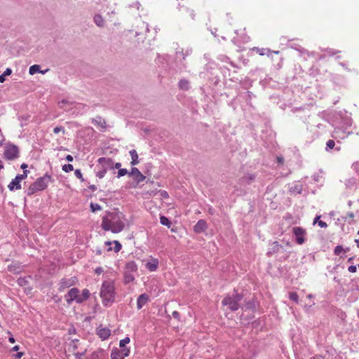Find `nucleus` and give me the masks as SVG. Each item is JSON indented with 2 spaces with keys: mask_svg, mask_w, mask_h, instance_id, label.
<instances>
[{
  "mask_svg": "<svg viewBox=\"0 0 359 359\" xmlns=\"http://www.w3.org/2000/svg\"><path fill=\"white\" fill-rule=\"evenodd\" d=\"M189 81L186 79H182L179 82V88L182 90H187L189 89Z\"/></svg>",
  "mask_w": 359,
  "mask_h": 359,
  "instance_id": "obj_19",
  "label": "nucleus"
},
{
  "mask_svg": "<svg viewBox=\"0 0 359 359\" xmlns=\"http://www.w3.org/2000/svg\"><path fill=\"white\" fill-rule=\"evenodd\" d=\"M74 175L75 176L81 180V182H83L84 181V179L83 177V174L81 172V171L79 170V169H76L75 171H74Z\"/></svg>",
  "mask_w": 359,
  "mask_h": 359,
  "instance_id": "obj_32",
  "label": "nucleus"
},
{
  "mask_svg": "<svg viewBox=\"0 0 359 359\" xmlns=\"http://www.w3.org/2000/svg\"><path fill=\"white\" fill-rule=\"evenodd\" d=\"M20 156L19 149L14 144H8L5 147L4 157L6 160L13 161L18 158Z\"/></svg>",
  "mask_w": 359,
  "mask_h": 359,
  "instance_id": "obj_5",
  "label": "nucleus"
},
{
  "mask_svg": "<svg viewBox=\"0 0 359 359\" xmlns=\"http://www.w3.org/2000/svg\"><path fill=\"white\" fill-rule=\"evenodd\" d=\"M273 244L276 245V246H278V242H274Z\"/></svg>",
  "mask_w": 359,
  "mask_h": 359,
  "instance_id": "obj_62",
  "label": "nucleus"
},
{
  "mask_svg": "<svg viewBox=\"0 0 359 359\" xmlns=\"http://www.w3.org/2000/svg\"><path fill=\"white\" fill-rule=\"evenodd\" d=\"M90 293L88 289H83L82 294H80V291L76 287L70 289L65 294V299L68 304H71L72 302L75 301L78 304H81L86 301L90 297Z\"/></svg>",
  "mask_w": 359,
  "mask_h": 359,
  "instance_id": "obj_3",
  "label": "nucleus"
},
{
  "mask_svg": "<svg viewBox=\"0 0 359 359\" xmlns=\"http://www.w3.org/2000/svg\"><path fill=\"white\" fill-rule=\"evenodd\" d=\"M8 341H9V342H11V343H12V344L15 343V339H14L13 337H11L8 339Z\"/></svg>",
  "mask_w": 359,
  "mask_h": 359,
  "instance_id": "obj_54",
  "label": "nucleus"
},
{
  "mask_svg": "<svg viewBox=\"0 0 359 359\" xmlns=\"http://www.w3.org/2000/svg\"><path fill=\"white\" fill-rule=\"evenodd\" d=\"M40 191V190L38 189L35 182H34L32 184H30V186L27 189V195L32 196L34 193H36V191Z\"/></svg>",
  "mask_w": 359,
  "mask_h": 359,
  "instance_id": "obj_18",
  "label": "nucleus"
},
{
  "mask_svg": "<svg viewBox=\"0 0 359 359\" xmlns=\"http://www.w3.org/2000/svg\"><path fill=\"white\" fill-rule=\"evenodd\" d=\"M78 278L76 276L70 278H64L61 279L58 284V290L60 292L64 291L65 289L76 285Z\"/></svg>",
  "mask_w": 359,
  "mask_h": 359,
  "instance_id": "obj_6",
  "label": "nucleus"
},
{
  "mask_svg": "<svg viewBox=\"0 0 359 359\" xmlns=\"http://www.w3.org/2000/svg\"><path fill=\"white\" fill-rule=\"evenodd\" d=\"M187 14L188 15L192 18V19H194V17H195V14H194V11L192 10V9H189L188 8L187 11Z\"/></svg>",
  "mask_w": 359,
  "mask_h": 359,
  "instance_id": "obj_38",
  "label": "nucleus"
},
{
  "mask_svg": "<svg viewBox=\"0 0 359 359\" xmlns=\"http://www.w3.org/2000/svg\"><path fill=\"white\" fill-rule=\"evenodd\" d=\"M149 301V296L147 294H142L137 300V309H141Z\"/></svg>",
  "mask_w": 359,
  "mask_h": 359,
  "instance_id": "obj_13",
  "label": "nucleus"
},
{
  "mask_svg": "<svg viewBox=\"0 0 359 359\" xmlns=\"http://www.w3.org/2000/svg\"><path fill=\"white\" fill-rule=\"evenodd\" d=\"M8 270L10 271H14L13 266L12 265L8 266Z\"/></svg>",
  "mask_w": 359,
  "mask_h": 359,
  "instance_id": "obj_57",
  "label": "nucleus"
},
{
  "mask_svg": "<svg viewBox=\"0 0 359 359\" xmlns=\"http://www.w3.org/2000/svg\"><path fill=\"white\" fill-rule=\"evenodd\" d=\"M126 269L128 273L135 272L137 270V266L134 262H131L126 264Z\"/></svg>",
  "mask_w": 359,
  "mask_h": 359,
  "instance_id": "obj_17",
  "label": "nucleus"
},
{
  "mask_svg": "<svg viewBox=\"0 0 359 359\" xmlns=\"http://www.w3.org/2000/svg\"><path fill=\"white\" fill-rule=\"evenodd\" d=\"M110 250H111V247H109V248H108V251H110Z\"/></svg>",
  "mask_w": 359,
  "mask_h": 359,
  "instance_id": "obj_64",
  "label": "nucleus"
},
{
  "mask_svg": "<svg viewBox=\"0 0 359 359\" xmlns=\"http://www.w3.org/2000/svg\"><path fill=\"white\" fill-rule=\"evenodd\" d=\"M28 172L29 171L27 170H25L23 171L22 174L18 175L16 177H18V180L22 182L23 180L27 178Z\"/></svg>",
  "mask_w": 359,
  "mask_h": 359,
  "instance_id": "obj_28",
  "label": "nucleus"
},
{
  "mask_svg": "<svg viewBox=\"0 0 359 359\" xmlns=\"http://www.w3.org/2000/svg\"><path fill=\"white\" fill-rule=\"evenodd\" d=\"M289 297L291 300L294 301V302H298L299 296L296 292H290L289 294Z\"/></svg>",
  "mask_w": 359,
  "mask_h": 359,
  "instance_id": "obj_29",
  "label": "nucleus"
},
{
  "mask_svg": "<svg viewBox=\"0 0 359 359\" xmlns=\"http://www.w3.org/2000/svg\"><path fill=\"white\" fill-rule=\"evenodd\" d=\"M134 280H135V277L133 276V275H132L130 273H128V271L125 272L124 281L126 283H131Z\"/></svg>",
  "mask_w": 359,
  "mask_h": 359,
  "instance_id": "obj_21",
  "label": "nucleus"
},
{
  "mask_svg": "<svg viewBox=\"0 0 359 359\" xmlns=\"http://www.w3.org/2000/svg\"><path fill=\"white\" fill-rule=\"evenodd\" d=\"M5 81V76L2 74L0 75V83H4Z\"/></svg>",
  "mask_w": 359,
  "mask_h": 359,
  "instance_id": "obj_50",
  "label": "nucleus"
},
{
  "mask_svg": "<svg viewBox=\"0 0 359 359\" xmlns=\"http://www.w3.org/2000/svg\"><path fill=\"white\" fill-rule=\"evenodd\" d=\"M74 170V167L72 164H65L62 166V170L65 172H69Z\"/></svg>",
  "mask_w": 359,
  "mask_h": 359,
  "instance_id": "obj_27",
  "label": "nucleus"
},
{
  "mask_svg": "<svg viewBox=\"0 0 359 359\" xmlns=\"http://www.w3.org/2000/svg\"><path fill=\"white\" fill-rule=\"evenodd\" d=\"M130 341V339L129 337H125L124 339H121L119 342V346L121 348H124L125 346L128 344H129Z\"/></svg>",
  "mask_w": 359,
  "mask_h": 359,
  "instance_id": "obj_26",
  "label": "nucleus"
},
{
  "mask_svg": "<svg viewBox=\"0 0 359 359\" xmlns=\"http://www.w3.org/2000/svg\"><path fill=\"white\" fill-rule=\"evenodd\" d=\"M292 233L295 236L296 242L299 245H302L305 242L306 231L304 229L300 226H295L292 229Z\"/></svg>",
  "mask_w": 359,
  "mask_h": 359,
  "instance_id": "obj_7",
  "label": "nucleus"
},
{
  "mask_svg": "<svg viewBox=\"0 0 359 359\" xmlns=\"http://www.w3.org/2000/svg\"><path fill=\"white\" fill-rule=\"evenodd\" d=\"M90 207L93 212L100 210L102 209L101 206L97 203H90Z\"/></svg>",
  "mask_w": 359,
  "mask_h": 359,
  "instance_id": "obj_25",
  "label": "nucleus"
},
{
  "mask_svg": "<svg viewBox=\"0 0 359 359\" xmlns=\"http://www.w3.org/2000/svg\"><path fill=\"white\" fill-rule=\"evenodd\" d=\"M11 73H12V70H11V69H10V68H7V69L5 70V72H4V74H3L6 76H9V75H11Z\"/></svg>",
  "mask_w": 359,
  "mask_h": 359,
  "instance_id": "obj_43",
  "label": "nucleus"
},
{
  "mask_svg": "<svg viewBox=\"0 0 359 359\" xmlns=\"http://www.w3.org/2000/svg\"><path fill=\"white\" fill-rule=\"evenodd\" d=\"M121 163H116L115 164V168L121 169V168H121Z\"/></svg>",
  "mask_w": 359,
  "mask_h": 359,
  "instance_id": "obj_53",
  "label": "nucleus"
},
{
  "mask_svg": "<svg viewBox=\"0 0 359 359\" xmlns=\"http://www.w3.org/2000/svg\"><path fill=\"white\" fill-rule=\"evenodd\" d=\"M123 357H127L130 354V348L124 347L122 351H121Z\"/></svg>",
  "mask_w": 359,
  "mask_h": 359,
  "instance_id": "obj_37",
  "label": "nucleus"
},
{
  "mask_svg": "<svg viewBox=\"0 0 359 359\" xmlns=\"http://www.w3.org/2000/svg\"><path fill=\"white\" fill-rule=\"evenodd\" d=\"M345 252V250H344V248H342L341 245H337L334 248V255H339L341 254V252Z\"/></svg>",
  "mask_w": 359,
  "mask_h": 359,
  "instance_id": "obj_31",
  "label": "nucleus"
},
{
  "mask_svg": "<svg viewBox=\"0 0 359 359\" xmlns=\"http://www.w3.org/2000/svg\"><path fill=\"white\" fill-rule=\"evenodd\" d=\"M130 175H133L137 183L142 182L145 180V176L137 168H133Z\"/></svg>",
  "mask_w": 359,
  "mask_h": 359,
  "instance_id": "obj_12",
  "label": "nucleus"
},
{
  "mask_svg": "<svg viewBox=\"0 0 359 359\" xmlns=\"http://www.w3.org/2000/svg\"><path fill=\"white\" fill-rule=\"evenodd\" d=\"M355 243L357 245V247L359 248V239H355Z\"/></svg>",
  "mask_w": 359,
  "mask_h": 359,
  "instance_id": "obj_58",
  "label": "nucleus"
},
{
  "mask_svg": "<svg viewBox=\"0 0 359 359\" xmlns=\"http://www.w3.org/2000/svg\"><path fill=\"white\" fill-rule=\"evenodd\" d=\"M111 359H124V357L119 349L114 348L111 353Z\"/></svg>",
  "mask_w": 359,
  "mask_h": 359,
  "instance_id": "obj_15",
  "label": "nucleus"
},
{
  "mask_svg": "<svg viewBox=\"0 0 359 359\" xmlns=\"http://www.w3.org/2000/svg\"><path fill=\"white\" fill-rule=\"evenodd\" d=\"M101 226L104 231H111L114 233H117L124 229L125 224L117 214L109 213L103 217Z\"/></svg>",
  "mask_w": 359,
  "mask_h": 359,
  "instance_id": "obj_1",
  "label": "nucleus"
},
{
  "mask_svg": "<svg viewBox=\"0 0 359 359\" xmlns=\"http://www.w3.org/2000/svg\"><path fill=\"white\" fill-rule=\"evenodd\" d=\"M106 173V170H103L102 171H100L97 173V176L99 177V178H102L104 175Z\"/></svg>",
  "mask_w": 359,
  "mask_h": 359,
  "instance_id": "obj_41",
  "label": "nucleus"
},
{
  "mask_svg": "<svg viewBox=\"0 0 359 359\" xmlns=\"http://www.w3.org/2000/svg\"><path fill=\"white\" fill-rule=\"evenodd\" d=\"M98 163L103 165H111L112 164V160L111 158H106L104 157H101L98 159Z\"/></svg>",
  "mask_w": 359,
  "mask_h": 359,
  "instance_id": "obj_20",
  "label": "nucleus"
},
{
  "mask_svg": "<svg viewBox=\"0 0 359 359\" xmlns=\"http://www.w3.org/2000/svg\"><path fill=\"white\" fill-rule=\"evenodd\" d=\"M177 315H178V313H177V312H176V311L173 312V316H177Z\"/></svg>",
  "mask_w": 359,
  "mask_h": 359,
  "instance_id": "obj_61",
  "label": "nucleus"
},
{
  "mask_svg": "<svg viewBox=\"0 0 359 359\" xmlns=\"http://www.w3.org/2000/svg\"><path fill=\"white\" fill-rule=\"evenodd\" d=\"M273 53L276 54H278L280 52L278 50V51H274Z\"/></svg>",
  "mask_w": 359,
  "mask_h": 359,
  "instance_id": "obj_63",
  "label": "nucleus"
},
{
  "mask_svg": "<svg viewBox=\"0 0 359 359\" xmlns=\"http://www.w3.org/2000/svg\"><path fill=\"white\" fill-rule=\"evenodd\" d=\"M94 21L95 24L99 27H102L104 25V19L100 15H95Z\"/></svg>",
  "mask_w": 359,
  "mask_h": 359,
  "instance_id": "obj_22",
  "label": "nucleus"
},
{
  "mask_svg": "<svg viewBox=\"0 0 359 359\" xmlns=\"http://www.w3.org/2000/svg\"><path fill=\"white\" fill-rule=\"evenodd\" d=\"M113 243L114 244V252H119L121 250V247H122L121 243L118 241H114L113 242Z\"/></svg>",
  "mask_w": 359,
  "mask_h": 359,
  "instance_id": "obj_30",
  "label": "nucleus"
},
{
  "mask_svg": "<svg viewBox=\"0 0 359 359\" xmlns=\"http://www.w3.org/2000/svg\"><path fill=\"white\" fill-rule=\"evenodd\" d=\"M114 282L111 280L103 281L100 289V297L104 306H111L115 301Z\"/></svg>",
  "mask_w": 359,
  "mask_h": 359,
  "instance_id": "obj_2",
  "label": "nucleus"
},
{
  "mask_svg": "<svg viewBox=\"0 0 359 359\" xmlns=\"http://www.w3.org/2000/svg\"><path fill=\"white\" fill-rule=\"evenodd\" d=\"M4 168V164L1 160H0V170Z\"/></svg>",
  "mask_w": 359,
  "mask_h": 359,
  "instance_id": "obj_56",
  "label": "nucleus"
},
{
  "mask_svg": "<svg viewBox=\"0 0 359 359\" xmlns=\"http://www.w3.org/2000/svg\"><path fill=\"white\" fill-rule=\"evenodd\" d=\"M53 132L55 134H57V133H58L60 132H62V133H65V128L63 127L57 126V127L54 128Z\"/></svg>",
  "mask_w": 359,
  "mask_h": 359,
  "instance_id": "obj_35",
  "label": "nucleus"
},
{
  "mask_svg": "<svg viewBox=\"0 0 359 359\" xmlns=\"http://www.w3.org/2000/svg\"><path fill=\"white\" fill-rule=\"evenodd\" d=\"M130 154L131 159H132L131 164L133 165L138 164L139 161H138V154H137V151L135 149L131 150V151H130Z\"/></svg>",
  "mask_w": 359,
  "mask_h": 359,
  "instance_id": "obj_16",
  "label": "nucleus"
},
{
  "mask_svg": "<svg viewBox=\"0 0 359 359\" xmlns=\"http://www.w3.org/2000/svg\"><path fill=\"white\" fill-rule=\"evenodd\" d=\"M318 225L322 227V228H326L327 226V224L326 222H323V221H321V220H319L318 222Z\"/></svg>",
  "mask_w": 359,
  "mask_h": 359,
  "instance_id": "obj_39",
  "label": "nucleus"
},
{
  "mask_svg": "<svg viewBox=\"0 0 359 359\" xmlns=\"http://www.w3.org/2000/svg\"><path fill=\"white\" fill-rule=\"evenodd\" d=\"M95 272L96 274L100 275L103 272V269L102 267H97L95 269Z\"/></svg>",
  "mask_w": 359,
  "mask_h": 359,
  "instance_id": "obj_42",
  "label": "nucleus"
},
{
  "mask_svg": "<svg viewBox=\"0 0 359 359\" xmlns=\"http://www.w3.org/2000/svg\"><path fill=\"white\" fill-rule=\"evenodd\" d=\"M40 66L38 65H34L29 67V73L31 75L34 74L35 73L39 72Z\"/></svg>",
  "mask_w": 359,
  "mask_h": 359,
  "instance_id": "obj_23",
  "label": "nucleus"
},
{
  "mask_svg": "<svg viewBox=\"0 0 359 359\" xmlns=\"http://www.w3.org/2000/svg\"><path fill=\"white\" fill-rule=\"evenodd\" d=\"M207 222L203 219H200L194 226V230L196 233H201L204 232L207 229Z\"/></svg>",
  "mask_w": 359,
  "mask_h": 359,
  "instance_id": "obj_10",
  "label": "nucleus"
},
{
  "mask_svg": "<svg viewBox=\"0 0 359 359\" xmlns=\"http://www.w3.org/2000/svg\"><path fill=\"white\" fill-rule=\"evenodd\" d=\"M326 146H327L326 149H333L334 147V146H335V142L332 140H329L327 142V143H326Z\"/></svg>",
  "mask_w": 359,
  "mask_h": 359,
  "instance_id": "obj_33",
  "label": "nucleus"
},
{
  "mask_svg": "<svg viewBox=\"0 0 359 359\" xmlns=\"http://www.w3.org/2000/svg\"><path fill=\"white\" fill-rule=\"evenodd\" d=\"M320 216H317V217L315 218V219H314V221H313V223H314V224H316V222H318V219H320Z\"/></svg>",
  "mask_w": 359,
  "mask_h": 359,
  "instance_id": "obj_55",
  "label": "nucleus"
},
{
  "mask_svg": "<svg viewBox=\"0 0 359 359\" xmlns=\"http://www.w3.org/2000/svg\"><path fill=\"white\" fill-rule=\"evenodd\" d=\"M21 182L18 180V177H15V179H13L10 184L8 185V188L10 191H14L21 189Z\"/></svg>",
  "mask_w": 359,
  "mask_h": 359,
  "instance_id": "obj_14",
  "label": "nucleus"
},
{
  "mask_svg": "<svg viewBox=\"0 0 359 359\" xmlns=\"http://www.w3.org/2000/svg\"><path fill=\"white\" fill-rule=\"evenodd\" d=\"M19 349H20V346L17 345V346H15L14 347H13L11 351H18Z\"/></svg>",
  "mask_w": 359,
  "mask_h": 359,
  "instance_id": "obj_51",
  "label": "nucleus"
},
{
  "mask_svg": "<svg viewBox=\"0 0 359 359\" xmlns=\"http://www.w3.org/2000/svg\"><path fill=\"white\" fill-rule=\"evenodd\" d=\"M160 222L161 224H163L164 226H166L168 227L170 226V222L169 221L168 218H167L165 216H161Z\"/></svg>",
  "mask_w": 359,
  "mask_h": 359,
  "instance_id": "obj_24",
  "label": "nucleus"
},
{
  "mask_svg": "<svg viewBox=\"0 0 359 359\" xmlns=\"http://www.w3.org/2000/svg\"><path fill=\"white\" fill-rule=\"evenodd\" d=\"M20 167H21V168H22V169H23L24 170H26V168H27L28 166H27V165L26 163H22V164L21 165V166H20Z\"/></svg>",
  "mask_w": 359,
  "mask_h": 359,
  "instance_id": "obj_52",
  "label": "nucleus"
},
{
  "mask_svg": "<svg viewBox=\"0 0 359 359\" xmlns=\"http://www.w3.org/2000/svg\"><path fill=\"white\" fill-rule=\"evenodd\" d=\"M353 259V257H350L348 259V262H351Z\"/></svg>",
  "mask_w": 359,
  "mask_h": 359,
  "instance_id": "obj_60",
  "label": "nucleus"
},
{
  "mask_svg": "<svg viewBox=\"0 0 359 359\" xmlns=\"http://www.w3.org/2000/svg\"><path fill=\"white\" fill-rule=\"evenodd\" d=\"M65 158L69 162H72L74 160L73 156L72 155H69V154L67 155Z\"/></svg>",
  "mask_w": 359,
  "mask_h": 359,
  "instance_id": "obj_47",
  "label": "nucleus"
},
{
  "mask_svg": "<svg viewBox=\"0 0 359 359\" xmlns=\"http://www.w3.org/2000/svg\"><path fill=\"white\" fill-rule=\"evenodd\" d=\"M277 161H278V162L279 163L283 164V162H284V158H283V157H281V156H278V157L277 158Z\"/></svg>",
  "mask_w": 359,
  "mask_h": 359,
  "instance_id": "obj_48",
  "label": "nucleus"
},
{
  "mask_svg": "<svg viewBox=\"0 0 359 359\" xmlns=\"http://www.w3.org/2000/svg\"><path fill=\"white\" fill-rule=\"evenodd\" d=\"M111 244H112V243L110 241H107L105 243V245H109V246H110Z\"/></svg>",
  "mask_w": 359,
  "mask_h": 359,
  "instance_id": "obj_59",
  "label": "nucleus"
},
{
  "mask_svg": "<svg viewBox=\"0 0 359 359\" xmlns=\"http://www.w3.org/2000/svg\"><path fill=\"white\" fill-rule=\"evenodd\" d=\"M75 356L76 359H83L81 353H76Z\"/></svg>",
  "mask_w": 359,
  "mask_h": 359,
  "instance_id": "obj_49",
  "label": "nucleus"
},
{
  "mask_svg": "<svg viewBox=\"0 0 359 359\" xmlns=\"http://www.w3.org/2000/svg\"><path fill=\"white\" fill-rule=\"evenodd\" d=\"M97 334L102 340H105L111 335V330L107 327H99L97 331Z\"/></svg>",
  "mask_w": 359,
  "mask_h": 359,
  "instance_id": "obj_11",
  "label": "nucleus"
},
{
  "mask_svg": "<svg viewBox=\"0 0 359 359\" xmlns=\"http://www.w3.org/2000/svg\"><path fill=\"white\" fill-rule=\"evenodd\" d=\"M23 355H24V353H23V352H18V353L15 355V358H16L17 359H20Z\"/></svg>",
  "mask_w": 359,
  "mask_h": 359,
  "instance_id": "obj_46",
  "label": "nucleus"
},
{
  "mask_svg": "<svg viewBox=\"0 0 359 359\" xmlns=\"http://www.w3.org/2000/svg\"><path fill=\"white\" fill-rule=\"evenodd\" d=\"M50 175L46 174L43 177L38 178L34 182L38 189L42 191L47 187L48 183L50 181Z\"/></svg>",
  "mask_w": 359,
  "mask_h": 359,
  "instance_id": "obj_8",
  "label": "nucleus"
},
{
  "mask_svg": "<svg viewBox=\"0 0 359 359\" xmlns=\"http://www.w3.org/2000/svg\"><path fill=\"white\" fill-rule=\"evenodd\" d=\"M266 51L268 52V53L270 52L269 50H265V49L259 50L258 49L259 54L261 55H265L266 54Z\"/></svg>",
  "mask_w": 359,
  "mask_h": 359,
  "instance_id": "obj_44",
  "label": "nucleus"
},
{
  "mask_svg": "<svg viewBox=\"0 0 359 359\" xmlns=\"http://www.w3.org/2000/svg\"><path fill=\"white\" fill-rule=\"evenodd\" d=\"M159 262L156 258H151L145 264V267L151 272L156 271L158 268Z\"/></svg>",
  "mask_w": 359,
  "mask_h": 359,
  "instance_id": "obj_9",
  "label": "nucleus"
},
{
  "mask_svg": "<svg viewBox=\"0 0 359 359\" xmlns=\"http://www.w3.org/2000/svg\"><path fill=\"white\" fill-rule=\"evenodd\" d=\"M126 174H128V170L125 168H121L118 170V177L124 176Z\"/></svg>",
  "mask_w": 359,
  "mask_h": 359,
  "instance_id": "obj_34",
  "label": "nucleus"
},
{
  "mask_svg": "<svg viewBox=\"0 0 359 359\" xmlns=\"http://www.w3.org/2000/svg\"><path fill=\"white\" fill-rule=\"evenodd\" d=\"M27 281L25 278H20L18 280V283L20 286H25L27 284Z\"/></svg>",
  "mask_w": 359,
  "mask_h": 359,
  "instance_id": "obj_36",
  "label": "nucleus"
},
{
  "mask_svg": "<svg viewBox=\"0 0 359 359\" xmlns=\"http://www.w3.org/2000/svg\"><path fill=\"white\" fill-rule=\"evenodd\" d=\"M356 269H357V268H356V266H354V265H351V266H350L348 267V271H349V272H351V273H355V272H356Z\"/></svg>",
  "mask_w": 359,
  "mask_h": 359,
  "instance_id": "obj_40",
  "label": "nucleus"
},
{
  "mask_svg": "<svg viewBox=\"0 0 359 359\" xmlns=\"http://www.w3.org/2000/svg\"><path fill=\"white\" fill-rule=\"evenodd\" d=\"M99 125H100V126L104 129L106 128V123L104 121H102L101 119L100 120V122L98 123Z\"/></svg>",
  "mask_w": 359,
  "mask_h": 359,
  "instance_id": "obj_45",
  "label": "nucleus"
},
{
  "mask_svg": "<svg viewBox=\"0 0 359 359\" xmlns=\"http://www.w3.org/2000/svg\"><path fill=\"white\" fill-rule=\"evenodd\" d=\"M242 299L243 296L240 294L236 293L232 296L228 294L223 299L222 304L223 306H227L231 311H235L239 309V302Z\"/></svg>",
  "mask_w": 359,
  "mask_h": 359,
  "instance_id": "obj_4",
  "label": "nucleus"
}]
</instances>
